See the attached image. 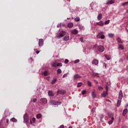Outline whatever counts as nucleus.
Returning a JSON list of instances; mask_svg holds the SVG:
<instances>
[{
    "label": "nucleus",
    "mask_w": 128,
    "mask_h": 128,
    "mask_svg": "<svg viewBox=\"0 0 128 128\" xmlns=\"http://www.w3.org/2000/svg\"><path fill=\"white\" fill-rule=\"evenodd\" d=\"M124 96V95L122 94V91L120 90L119 92V95L118 96V100L117 101V106L118 108V106H120V104L122 103V97Z\"/></svg>",
    "instance_id": "nucleus-1"
},
{
    "label": "nucleus",
    "mask_w": 128,
    "mask_h": 128,
    "mask_svg": "<svg viewBox=\"0 0 128 128\" xmlns=\"http://www.w3.org/2000/svg\"><path fill=\"white\" fill-rule=\"evenodd\" d=\"M108 116L110 118L108 124H112V122H114V114L112 113H108Z\"/></svg>",
    "instance_id": "nucleus-2"
},
{
    "label": "nucleus",
    "mask_w": 128,
    "mask_h": 128,
    "mask_svg": "<svg viewBox=\"0 0 128 128\" xmlns=\"http://www.w3.org/2000/svg\"><path fill=\"white\" fill-rule=\"evenodd\" d=\"M105 90H106V92H104L102 94V96L103 98H106V96H108V86H106V87L105 88Z\"/></svg>",
    "instance_id": "nucleus-3"
},
{
    "label": "nucleus",
    "mask_w": 128,
    "mask_h": 128,
    "mask_svg": "<svg viewBox=\"0 0 128 128\" xmlns=\"http://www.w3.org/2000/svg\"><path fill=\"white\" fill-rule=\"evenodd\" d=\"M50 104H54V106H58L60 104V102L52 100L50 102Z\"/></svg>",
    "instance_id": "nucleus-4"
},
{
    "label": "nucleus",
    "mask_w": 128,
    "mask_h": 128,
    "mask_svg": "<svg viewBox=\"0 0 128 128\" xmlns=\"http://www.w3.org/2000/svg\"><path fill=\"white\" fill-rule=\"evenodd\" d=\"M98 50L100 52H104V47L102 46H99L98 47Z\"/></svg>",
    "instance_id": "nucleus-5"
},
{
    "label": "nucleus",
    "mask_w": 128,
    "mask_h": 128,
    "mask_svg": "<svg viewBox=\"0 0 128 128\" xmlns=\"http://www.w3.org/2000/svg\"><path fill=\"white\" fill-rule=\"evenodd\" d=\"M66 34V32L61 31L60 32L58 36V38H62V36H64Z\"/></svg>",
    "instance_id": "nucleus-6"
},
{
    "label": "nucleus",
    "mask_w": 128,
    "mask_h": 128,
    "mask_svg": "<svg viewBox=\"0 0 128 128\" xmlns=\"http://www.w3.org/2000/svg\"><path fill=\"white\" fill-rule=\"evenodd\" d=\"M102 34H104V33H102V32H100V33H99V34L97 35V38H101L102 40H104V38H105L104 35Z\"/></svg>",
    "instance_id": "nucleus-7"
},
{
    "label": "nucleus",
    "mask_w": 128,
    "mask_h": 128,
    "mask_svg": "<svg viewBox=\"0 0 128 128\" xmlns=\"http://www.w3.org/2000/svg\"><path fill=\"white\" fill-rule=\"evenodd\" d=\"M24 122H28L29 120L28 119V114H24Z\"/></svg>",
    "instance_id": "nucleus-8"
},
{
    "label": "nucleus",
    "mask_w": 128,
    "mask_h": 128,
    "mask_svg": "<svg viewBox=\"0 0 128 128\" xmlns=\"http://www.w3.org/2000/svg\"><path fill=\"white\" fill-rule=\"evenodd\" d=\"M66 94V91L64 90H58L57 92V96H58V94Z\"/></svg>",
    "instance_id": "nucleus-9"
},
{
    "label": "nucleus",
    "mask_w": 128,
    "mask_h": 128,
    "mask_svg": "<svg viewBox=\"0 0 128 128\" xmlns=\"http://www.w3.org/2000/svg\"><path fill=\"white\" fill-rule=\"evenodd\" d=\"M92 64H95V66H98V60L96 59H94L92 62Z\"/></svg>",
    "instance_id": "nucleus-10"
},
{
    "label": "nucleus",
    "mask_w": 128,
    "mask_h": 128,
    "mask_svg": "<svg viewBox=\"0 0 128 128\" xmlns=\"http://www.w3.org/2000/svg\"><path fill=\"white\" fill-rule=\"evenodd\" d=\"M116 0H108V2H106V4H114V2Z\"/></svg>",
    "instance_id": "nucleus-11"
},
{
    "label": "nucleus",
    "mask_w": 128,
    "mask_h": 128,
    "mask_svg": "<svg viewBox=\"0 0 128 128\" xmlns=\"http://www.w3.org/2000/svg\"><path fill=\"white\" fill-rule=\"evenodd\" d=\"M82 78V76L78 74L74 75V80H78V78Z\"/></svg>",
    "instance_id": "nucleus-12"
},
{
    "label": "nucleus",
    "mask_w": 128,
    "mask_h": 128,
    "mask_svg": "<svg viewBox=\"0 0 128 128\" xmlns=\"http://www.w3.org/2000/svg\"><path fill=\"white\" fill-rule=\"evenodd\" d=\"M70 40V35L68 34H67L64 37V40L66 42L68 40Z\"/></svg>",
    "instance_id": "nucleus-13"
},
{
    "label": "nucleus",
    "mask_w": 128,
    "mask_h": 128,
    "mask_svg": "<svg viewBox=\"0 0 128 128\" xmlns=\"http://www.w3.org/2000/svg\"><path fill=\"white\" fill-rule=\"evenodd\" d=\"M40 101L42 102H43V104H46V102H48V100H46V98H42L40 99Z\"/></svg>",
    "instance_id": "nucleus-14"
},
{
    "label": "nucleus",
    "mask_w": 128,
    "mask_h": 128,
    "mask_svg": "<svg viewBox=\"0 0 128 128\" xmlns=\"http://www.w3.org/2000/svg\"><path fill=\"white\" fill-rule=\"evenodd\" d=\"M78 30L76 29L72 30L71 32L72 34H75V35L78 34Z\"/></svg>",
    "instance_id": "nucleus-15"
},
{
    "label": "nucleus",
    "mask_w": 128,
    "mask_h": 128,
    "mask_svg": "<svg viewBox=\"0 0 128 128\" xmlns=\"http://www.w3.org/2000/svg\"><path fill=\"white\" fill-rule=\"evenodd\" d=\"M44 40L42 38L40 39L38 42V46H40L42 44Z\"/></svg>",
    "instance_id": "nucleus-16"
},
{
    "label": "nucleus",
    "mask_w": 128,
    "mask_h": 128,
    "mask_svg": "<svg viewBox=\"0 0 128 128\" xmlns=\"http://www.w3.org/2000/svg\"><path fill=\"white\" fill-rule=\"evenodd\" d=\"M96 24L98 26H104V22L100 20V22H97Z\"/></svg>",
    "instance_id": "nucleus-17"
},
{
    "label": "nucleus",
    "mask_w": 128,
    "mask_h": 128,
    "mask_svg": "<svg viewBox=\"0 0 128 128\" xmlns=\"http://www.w3.org/2000/svg\"><path fill=\"white\" fill-rule=\"evenodd\" d=\"M92 98H96V90H94L92 92Z\"/></svg>",
    "instance_id": "nucleus-18"
},
{
    "label": "nucleus",
    "mask_w": 128,
    "mask_h": 128,
    "mask_svg": "<svg viewBox=\"0 0 128 128\" xmlns=\"http://www.w3.org/2000/svg\"><path fill=\"white\" fill-rule=\"evenodd\" d=\"M102 14H99L98 16V20H102Z\"/></svg>",
    "instance_id": "nucleus-19"
},
{
    "label": "nucleus",
    "mask_w": 128,
    "mask_h": 128,
    "mask_svg": "<svg viewBox=\"0 0 128 128\" xmlns=\"http://www.w3.org/2000/svg\"><path fill=\"white\" fill-rule=\"evenodd\" d=\"M128 112V109H124L123 111V116H126V113Z\"/></svg>",
    "instance_id": "nucleus-20"
},
{
    "label": "nucleus",
    "mask_w": 128,
    "mask_h": 128,
    "mask_svg": "<svg viewBox=\"0 0 128 128\" xmlns=\"http://www.w3.org/2000/svg\"><path fill=\"white\" fill-rule=\"evenodd\" d=\"M116 40H117L119 44H122V42L120 40V38H116Z\"/></svg>",
    "instance_id": "nucleus-21"
},
{
    "label": "nucleus",
    "mask_w": 128,
    "mask_h": 128,
    "mask_svg": "<svg viewBox=\"0 0 128 128\" xmlns=\"http://www.w3.org/2000/svg\"><path fill=\"white\" fill-rule=\"evenodd\" d=\"M48 94L50 96H54V94L52 93V91H48Z\"/></svg>",
    "instance_id": "nucleus-22"
},
{
    "label": "nucleus",
    "mask_w": 128,
    "mask_h": 128,
    "mask_svg": "<svg viewBox=\"0 0 128 128\" xmlns=\"http://www.w3.org/2000/svg\"><path fill=\"white\" fill-rule=\"evenodd\" d=\"M53 68H56V66L57 64H56V62H53L52 64H51Z\"/></svg>",
    "instance_id": "nucleus-23"
},
{
    "label": "nucleus",
    "mask_w": 128,
    "mask_h": 128,
    "mask_svg": "<svg viewBox=\"0 0 128 128\" xmlns=\"http://www.w3.org/2000/svg\"><path fill=\"white\" fill-rule=\"evenodd\" d=\"M48 74H48V72L47 70H45V71L44 72V75L45 76H48Z\"/></svg>",
    "instance_id": "nucleus-24"
},
{
    "label": "nucleus",
    "mask_w": 128,
    "mask_h": 128,
    "mask_svg": "<svg viewBox=\"0 0 128 128\" xmlns=\"http://www.w3.org/2000/svg\"><path fill=\"white\" fill-rule=\"evenodd\" d=\"M68 28H72L74 24L72 23H69L68 25Z\"/></svg>",
    "instance_id": "nucleus-25"
},
{
    "label": "nucleus",
    "mask_w": 128,
    "mask_h": 128,
    "mask_svg": "<svg viewBox=\"0 0 128 128\" xmlns=\"http://www.w3.org/2000/svg\"><path fill=\"white\" fill-rule=\"evenodd\" d=\"M56 80H57L56 78H55V79L52 80V82H51L52 84H54L55 82H56Z\"/></svg>",
    "instance_id": "nucleus-26"
},
{
    "label": "nucleus",
    "mask_w": 128,
    "mask_h": 128,
    "mask_svg": "<svg viewBox=\"0 0 128 128\" xmlns=\"http://www.w3.org/2000/svg\"><path fill=\"white\" fill-rule=\"evenodd\" d=\"M11 120L12 122H18V120H16L14 118H12Z\"/></svg>",
    "instance_id": "nucleus-27"
},
{
    "label": "nucleus",
    "mask_w": 128,
    "mask_h": 128,
    "mask_svg": "<svg viewBox=\"0 0 128 128\" xmlns=\"http://www.w3.org/2000/svg\"><path fill=\"white\" fill-rule=\"evenodd\" d=\"M82 86V82H78L77 84L78 88H80Z\"/></svg>",
    "instance_id": "nucleus-28"
},
{
    "label": "nucleus",
    "mask_w": 128,
    "mask_h": 128,
    "mask_svg": "<svg viewBox=\"0 0 128 128\" xmlns=\"http://www.w3.org/2000/svg\"><path fill=\"white\" fill-rule=\"evenodd\" d=\"M118 48H120V50H124V46L122 44L118 45Z\"/></svg>",
    "instance_id": "nucleus-29"
},
{
    "label": "nucleus",
    "mask_w": 128,
    "mask_h": 128,
    "mask_svg": "<svg viewBox=\"0 0 128 128\" xmlns=\"http://www.w3.org/2000/svg\"><path fill=\"white\" fill-rule=\"evenodd\" d=\"M57 74H62V70L58 69L57 70Z\"/></svg>",
    "instance_id": "nucleus-30"
},
{
    "label": "nucleus",
    "mask_w": 128,
    "mask_h": 128,
    "mask_svg": "<svg viewBox=\"0 0 128 128\" xmlns=\"http://www.w3.org/2000/svg\"><path fill=\"white\" fill-rule=\"evenodd\" d=\"M42 118V114H37L36 116V118Z\"/></svg>",
    "instance_id": "nucleus-31"
},
{
    "label": "nucleus",
    "mask_w": 128,
    "mask_h": 128,
    "mask_svg": "<svg viewBox=\"0 0 128 128\" xmlns=\"http://www.w3.org/2000/svg\"><path fill=\"white\" fill-rule=\"evenodd\" d=\"M80 18L77 17L76 18H74V20L75 22H80Z\"/></svg>",
    "instance_id": "nucleus-32"
},
{
    "label": "nucleus",
    "mask_w": 128,
    "mask_h": 128,
    "mask_svg": "<svg viewBox=\"0 0 128 128\" xmlns=\"http://www.w3.org/2000/svg\"><path fill=\"white\" fill-rule=\"evenodd\" d=\"M56 66H62V64L59 62L57 64Z\"/></svg>",
    "instance_id": "nucleus-33"
},
{
    "label": "nucleus",
    "mask_w": 128,
    "mask_h": 128,
    "mask_svg": "<svg viewBox=\"0 0 128 128\" xmlns=\"http://www.w3.org/2000/svg\"><path fill=\"white\" fill-rule=\"evenodd\" d=\"M105 58H106V60H110V56L107 55L105 56Z\"/></svg>",
    "instance_id": "nucleus-34"
},
{
    "label": "nucleus",
    "mask_w": 128,
    "mask_h": 128,
    "mask_svg": "<svg viewBox=\"0 0 128 128\" xmlns=\"http://www.w3.org/2000/svg\"><path fill=\"white\" fill-rule=\"evenodd\" d=\"M88 84L89 86H92V82L90 81H88Z\"/></svg>",
    "instance_id": "nucleus-35"
},
{
    "label": "nucleus",
    "mask_w": 128,
    "mask_h": 128,
    "mask_svg": "<svg viewBox=\"0 0 128 128\" xmlns=\"http://www.w3.org/2000/svg\"><path fill=\"white\" fill-rule=\"evenodd\" d=\"M109 38H114V34H108Z\"/></svg>",
    "instance_id": "nucleus-36"
},
{
    "label": "nucleus",
    "mask_w": 128,
    "mask_h": 128,
    "mask_svg": "<svg viewBox=\"0 0 128 128\" xmlns=\"http://www.w3.org/2000/svg\"><path fill=\"white\" fill-rule=\"evenodd\" d=\"M110 24V20H106L104 22L105 24Z\"/></svg>",
    "instance_id": "nucleus-37"
},
{
    "label": "nucleus",
    "mask_w": 128,
    "mask_h": 128,
    "mask_svg": "<svg viewBox=\"0 0 128 128\" xmlns=\"http://www.w3.org/2000/svg\"><path fill=\"white\" fill-rule=\"evenodd\" d=\"M82 94H86V91L85 90H84L82 92Z\"/></svg>",
    "instance_id": "nucleus-38"
},
{
    "label": "nucleus",
    "mask_w": 128,
    "mask_h": 128,
    "mask_svg": "<svg viewBox=\"0 0 128 128\" xmlns=\"http://www.w3.org/2000/svg\"><path fill=\"white\" fill-rule=\"evenodd\" d=\"M79 40L81 42H84V38H79Z\"/></svg>",
    "instance_id": "nucleus-39"
},
{
    "label": "nucleus",
    "mask_w": 128,
    "mask_h": 128,
    "mask_svg": "<svg viewBox=\"0 0 128 128\" xmlns=\"http://www.w3.org/2000/svg\"><path fill=\"white\" fill-rule=\"evenodd\" d=\"M74 64H78V62H80V60H76L74 61Z\"/></svg>",
    "instance_id": "nucleus-40"
},
{
    "label": "nucleus",
    "mask_w": 128,
    "mask_h": 128,
    "mask_svg": "<svg viewBox=\"0 0 128 128\" xmlns=\"http://www.w3.org/2000/svg\"><path fill=\"white\" fill-rule=\"evenodd\" d=\"M126 4H128V2L122 3V6H126Z\"/></svg>",
    "instance_id": "nucleus-41"
},
{
    "label": "nucleus",
    "mask_w": 128,
    "mask_h": 128,
    "mask_svg": "<svg viewBox=\"0 0 128 128\" xmlns=\"http://www.w3.org/2000/svg\"><path fill=\"white\" fill-rule=\"evenodd\" d=\"M98 90H104V88L102 87L101 86H98Z\"/></svg>",
    "instance_id": "nucleus-42"
},
{
    "label": "nucleus",
    "mask_w": 128,
    "mask_h": 128,
    "mask_svg": "<svg viewBox=\"0 0 128 128\" xmlns=\"http://www.w3.org/2000/svg\"><path fill=\"white\" fill-rule=\"evenodd\" d=\"M36 100H38L36 98L32 100L33 102H36Z\"/></svg>",
    "instance_id": "nucleus-43"
},
{
    "label": "nucleus",
    "mask_w": 128,
    "mask_h": 128,
    "mask_svg": "<svg viewBox=\"0 0 128 128\" xmlns=\"http://www.w3.org/2000/svg\"><path fill=\"white\" fill-rule=\"evenodd\" d=\"M66 76H68V74H64L63 75L62 78H66Z\"/></svg>",
    "instance_id": "nucleus-44"
},
{
    "label": "nucleus",
    "mask_w": 128,
    "mask_h": 128,
    "mask_svg": "<svg viewBox=\"0 0 128 128\" xmlns=\"http://www.w3.org/2000/svg\"><path fill=\"white\" fill-rule=\"evenodd\" d=\"M68 60L66 59L65 60V64H68Z\"/></svg>",
    "instance_id": "nucleus-45"
},
{
    "label": "nucleus",
    "mask_w": 128,
    "mask_h": 128,
    "mask_svg": "<svg viewBox=\"0 0 128 128\" xmlns=\"http://www.w3.org/2000/svg\"><path fill=\"white\" fill-rule=\"evenodd\" d=\"M32 122H36V118H33L32 119Z\"/></svg>",
    "instance_id": "nucleus-46"
},
{
    "label": "nucleus",
    "mask_w": 128,
    "mask_h": 128,
    "mask_svg": "<svg viewBox=\"0 0 128 128\" xmlns=\"http://www.w3.org/2000/svg\"><path fill=\"white\" fill-rule=\"evenodd\" d=\"M60 128H64V125H61Z\"/></svg>",
    "instance_id": "nucleus-47"
},
{
    "label": "nucleus",
    "mask_w": 128,
    "mask_h": 128,
    "mask_svg": "<svg viewBox=\"0 0 128 128\" xmlns=\"http://www.w3.org/2000/svg\"><path fill=\"white\" fill-rule=\"evenodd\" d=\"M36 54H40V51L36 50Z\"/></svg>",
    "instance_id": "nucleus-48"
},
{
    "label": "nucleus",
    "mask_w": 128,
    "mask_h": 128,
    "mask_svg": "<svg viewBox=\"0 0 128 128\" xmlns=\"http://www.w3.org/2000/svg\"><path fill=\"white\" fill-rule=\"evenodd\" d=\"M98 76V74H93V76Z\"/></svg>",
    "instance_id": "nucleus-49"
},
{
    "label": "nucleus",
    "mask_w": 128,
    "mask_h": 128,
    "mask_svg": "<svg viewBox=\"0 0 128 128\" xmlns=\"http://www.w3.org/2000/svg\"><path fill=\"white\" fill-rule=\"evenodd\" d=\"M8 122H9L8 119H6V122L7 124H8Z\"/></svg>",
    "instance_id": "nucleus-50"
},
{
    "label": "nucleus",
    "mask_w": 128,
    "mask_h": 128,
    "mask_svg": "<svg viewBox=\"0 0 128 128\" xmlns=\"http://www.w3.org/2000/svg\"><path fill=\"white\" fill-rule=\"evenodd\" d=\"M97 46L96 45H94V48H96Z\"/></svg>",
    "instance_id": "nucleus-51"
},
{
    "label": "nucleus",
    "mask_w": 128,
    "mask_h": 128,
    "mask_svg": "<svg viewBox=\"0 0 128 128\" xmlns=\"http://www.w3.org/2000/svg\"><path fill=\"white\" fill-rule=\"evenodd\" d=\"M126 60H128V55L127 56Z\"/></svg>",
    "instance_id": "nucleus-52"
},
{
    "label": "nucleus",
    "mask_w": 128,
    "mask_h": 128,
    "mask_svg": "<svg viewBox=\"0 0 128 128\" xmlns=\"http://www.w3.org/2000/svg\"><path fill=\"white\" fill-rule=\"evenodd\" d=\"M30 124H32V120H30Z\"/></svg>",
    "instance_id": "nucleus-53"
},
{
    "label": "nucleus",
    "mask_w": 128,
    "mask_h": 128,
    "mask_svg": "<svg viewBox=\"0 0 128 128\" xmlns=\"http://www.w3.org/2000/svg\"><path fill=\"white\" fill-rule=\"evenodd\" d=\"M106 64L105 65V68H106Z\"/></svg>",
    "instance_id": "nucleus-54"
}]
</instances>
